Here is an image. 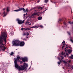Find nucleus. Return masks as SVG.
Listing matches in <instances>:
<instances>
[{
  "instance_id": "a19ab883",
  "label": "nucleus",
  "mask_w": 73,
  "mask_h": 73,
  "mask_svg": "<svg viewBox=\"0 0 73 73\" xmlns=\"http://www.w3.org/2000/svg\"><path fill=\"white\" fill-rule=\"evenodd\" d=\"M60 63H60V62H58V64H60Z\"/></svg>"
},
{
  "instance_id": "37998d69",
  "label": "nucleus",
  "mask_w": 73,
  "mask_h": 73,
  "mask_svg": "<svg viewBox=\"0 0 73 73\" xmlns=\"http://www.w3.org/2000/svg\"><path fill=\"white\" fill-rule=\"evenodd\" d=\"M31 28H34V26L33 27H31Z\"/></svg>"
},
{
  "instance_id": "49530a36",
  "label": "nucleus",
  "mask_w": 73,
  "mask_h": 73,
  "mask_svg": "<svg viewBox=\"0 0 73 73\" xmlns=\"http://www.w3.org/2000/svg\"><path fill=\"white\" fill-rule=\"evenodd\" d=\"M29 25H32V24L30 23V24H29Z\"/></svg>"
},
{
  "instance_id": "7ed1b4c3",
  "label": "nucleus",
  "mask_w": 73,
  "mask_h": 73,
  "mask_svg": "<svg viewBox=\"0 0 73 73\" xmlns=\"http://www.w3.org/2000/svg\"><path fill=\"white\" fill-rule=\"evenodd\" d=\"M28 66V64L24 63L23 66L21 65V67L20 66L19 67L18 69L19 70H24L25 69L27 70Z\"/></svg>"
},
{
  "instance_id": "9b49d317",
  "label": "nucleus",
  "mask_w": 73,
  "mask_h": 73,
  "mask_svg": "<svg viewBox=\"0 0 73 73\" xmlns=\"http://www.w3.org/2000/svg\"><path fill=\"white\" fill-rule=\"evenodd\" d=\"M37 13H34L32 14L31 16H35V15H36Z\"/></svg>"
},
{
  "instance_id": "f03ea898",
  "label": "nucleus",
  "mask_w": 73,
  "mask_h": 73,
  "mask_svg": "<svg viewBox=\"0 0 73 73\" xmlns=\"http://www.w3.org/2000/svg\"><path fill=\"white\" fill-rule=\"evenodd\" d=\"M12 44L13 46H24L25 43L23 41L20 42L19 40H16L12 41Z\"/></svg>"
},
{
  "instance_id": "39448f33",
  "label": "nucleus",
  "mask_w": 73,
  "mask_h": 73,
  "mask_svg": "<svg viewBox=\"0 0 73 73\" xmlns=\"http://www.w3.org/2000/svg\"><path fill=\"white\" fill-rule=\"evenodd\" d=\"M17 21L18 24H19L21 25L23 23H24V20H23V21H22V20L18 19H17Z\"/></svg>"
},
{
  "instance_id": "2eb2a0df",
  "label": "nucleus",
  "mask_w": 73,
  "mask_h": 73,
  "mask_svg": "<svg viewBox=\"0 0 73 73\" xmlns=\"http://www.w3.org/2000/svg\"><path fill=\"white\" fill-rule=\"evenodd\" d=\"M7 12H9V7H7Z\"/></svg>"
},
{
  "instance_id": "bf43d9fd",
  "label": "nucleus",
  "mask_w": 73,
  "mask_h": 73,
  "mask_svg": "<svg viewBox=\"0 0 73 73\" xmlns=\"http://www.w3.org/2000/svg\"><path fill=\"white\" fill-rule=\"evenodd\" d=\"M1 13H0V15H1Z\"/></svg>"
},
{
  "instance_id": "72a5a7b5",
  "label": "nucleus",
  "mask_w": 73,
  "mask_h": 73,
  "mask_svg": "<svg viewBox=\"0 0 73 73\" xmlns=\"http://www.w3.org/2000/svg\"><path fill=\"white\" fill-rule=\"evenodd\" d=\"M24 29H25L24 28H22L21 29V30H22V31H23V30H24Z\"/></svg>"
},
{
  "instance_id": "e433bc0d",
  "label": "nucleus",
  "mask_w": 73,
  "mask_h": 73,
  "mask_svg": "<svg viewBox=\"0 0 73 73\" xmlns=\"http://www.w3.org/2000/svg\"><path fill=\"white\" fill-rule=\"evenodd\" d=\"M29 33H27V36H28V35H29Z\"/></svg>"
},
{
  "instance_id": "9d476101",
  "label": "nucleus",
  "mask_w": 73,
  "mask_h": 73,
  "mask_svg": "<svg viewBox=\"0 0 73 73\" xmlns=\"http://www.w3.org/2000/svg\"><path fill=\"white\" fill-rule=\"evenodd\" d=\"M62 44L63 46H65V45H66V44H65V41L64 40L63 41V42L62 43Z\"/></svg>"
},
{
  "instance_id": "e2e57ef3",
  "label": "nucleus",
  "mask_w": 73,
  "mask_h": 73,
  "mask_svg": "<svg viewBox=\"0 0 73 73\" xmlns=\"http://www.w3.org/2000/svg\"><path fill=\"white\" fill-rule=\"evenodd\" d=\"M70 48H72V47H71Z\"/></svg>"
},
{
  "instance_id": "13d9d810",
  "label": "nucleus",
  "mask_w": 73,
  "mask_h": 73,
  "mask_svg": "<svg viewBox=\"0 0 73 73\" xmlns=\"http://www.w3.org/2000/svg\"><path fill=\"white\" fill-rule=\"evenodd\" d=\"M72 69H73V68H72Z\"/></svg>"
},
{
  "instance_id": "a878e982",
  "label": "nucleus",
  "mask_w": 73,
  "mask_h": 73,
  "mask_svg": "<svg viewBox=\"0 0 73 73\" xmlns=\"http://www.w3.org/2000/svg\"><path fill=\"white\" fill-rule=\"evenodd\" d=\"M68 52H72V50H68Z\"/></svg>"
},
{
  "instance_id": "423d86ee",
  "label": "nucleus",
  "mask_w": 73,
  "mask_h": 73,
  "mask_svg": "<svg viewBox=\"0 0 73 73\" xmlns=\"http://www.w3.org/2000/svg\"><path fill=\"white\" fill-rule=\"evenodd\" d=\"M0 48L1 49L2 52L5 51V49H7V48L4 46H0Z\"/></svg>"
},
{
  "instance_id": "dca6fc26",
  "label": "nucleus",
  "mask_w": 73,
  "mask_h": 73,
  "mask_svg": "<svg viewBox=\"0 0 73 73\" xmlns=\"http://www.w3.org/2000/svg\"><path fill=\"white\" fill-rule=\"evenodd\" d=\"M29 11V10H28V9L27 8L26 9V10H25L24 12H28Z\"/></svg>"
},
{
  "instance_id": "5701e85b",
  "label": "nucleus",
  "mask_w": 73,
  "mask_h": 73,
  "mask_svg": "<svg viewBox=\"0 0 73 73\" xmlns=\"http://www.w3.org/2000/svg\"><path fill=\"white\" fill-rule=\"evenodd\" d=\"M66 48H67V49H68V47H67L66 48H65V52H67Z\"/></svg>"
},
{
  "instance_id": "5fc2aeb1",
  "label": "nucleus",
  "mask_w": 73,
  "mask_h": 73,
  "mask_svg": "<svg viewBox=\"0 0 73 73\" xmlns=\"http://www.w3.org/2000/svg\"><path fill=\"white\" fill-rule=\"evenodd\" d=\"M66 46H68V44H66Z\"/></svg>"
},
{
  "instance_id": "c756f323",
  "label": "nucleus",
  "mask_w": 73,
  "mask_h": 73,
  "mask_svg": "<svg viewBox=\"0 0 73 73\" xmlns=\"http://www.w3.org/2000/svg\"><path fill=\"white\" fill-rule=\"evenodd\" d=\"M28 21H27L26 22V23H25V24H26V25H27V24H28Z\"/></svg>"
},
{
  "instance_id": "ea45409f",
  "label": "nucleus",
  "mask_w": 73,
  "mask_h": 73,
  "mask_svg": "<svg viewBox=\"0 0 73 73\" xmlns=\"http://www.w3.org/2000/svg\"><path fill=\"white\" fill-rule=\"evenodd\" d=\"M70 62H71V60H69L68 61V62L69 63H70Z\"/></svg>"
},
{
  "instance_id": "4d7b16f0",
  "label": "nucleus",
  "mask_w": 73,
  "mask_h": 73,
  "mask_svg": "<svg viewBox=\"0 0 73 73\" xmlns=\"http://www.w3.org/2000/svg\"><path fill=\"white\" fill-rule=\"evenodd\" d=\"M0 51H1V50H0Z\"/></svg>"
},
{
  "instance_id": "a211bd4d",
  "label": "nucleus",
  "mask_w": 73,
  "mask_h": 73,
  "mask_svg": "<svg viewBox=\"0 0 73 73\" xmlns=\"http://www.w3.org/2000/svg\"><path fill=\"white\" fill-rule=\"evenodd\" d=\"M25 30L26 31H29V30H31V29L29 28H27L25 29Z\"/></svg>"
},
{
  "instance_id": "c9c22d12",
  "label": "nucleus",
  "mask_w": 73,
  "mask_h": 73,
  "mask_svg": "<svg viewBox=\"0 0 73 73\" xmlns=\"http://www.w3.org/2000/svg\"><path fill=\"white\" fill-rule=\"evenodd\" d=\"M51 2H52V3H54V4H56V2H52V1H51Z\"/></svg>"
},
{
  "instance_id": "6e6d98bb",
  "label": "nucleus",
  "mask_w": 73,
  "mask_h": 73,
  "mask_svg": "<svg viewBox=\"0 0 73 73\" xmlns=\"http://www.w3.org/2000/svg\"><path fill=\"white\" fill-rule=\"evenodd\" d=\"M27 13H26V15H27Z\"/></svg>"
},
{
  "instance_id": "58836bf2",
  "label": "nucleus",
  "mask_w": 73,
  "mask_h": 73,
  "mask_svg": "<svg viewBox=\"0 0 73 73\" xmlns=\"http://www.w3.org/2000/svg\"><path fill=\"white\" fill-rule=\"evenodd\" d=\"M64 46H62V49H64Z\"/></svg>"
},
{
  "instance_id": "b1692460",
  "label": "nucleus",
  "mask_w": 73,
  "mask_h": 73,
  "mask_svg": "<svg viewBox=\"0 0 73 73\" xmlns=\"http://www.w3.org/2000/svg\"><path fill=\"white\" fill-rule=\"evenodd\" d=\"M14 54V53H13V52H12L10 54L11 55V56H13V54Z\"/></svg>"
},
{
  "instance_id": "412c9836",
  "label": "nucleus",
  "mask_w": 73,
  "mask_h": 73,
  "mask_svg": "<svg viewBox=\"0 0 73 73\" xmlns=\"http://www.w3.org/2000/svg\"><path fill=\"white\" fill-rule=\"evenodd\" d=\"M58 21L59 23H60V22L61 21H62V19H59V20H58Z\"/></svg>"
},
{
  "instance_id": "3c124183",
  "label": "nucleus",
  "mask_w": 73,
  "mask_h": 73,
  "mask_svg": "<svg viewBox=\"0 0 73 73\" xmlns=\"http://www.w3.org/2000/svg\"><path fill=\"white\" fill-rule=\"evenodd\" d=\"M5 8H4L3 9V10H5Z\"/></svg>"
},
{
  "instance_id": "393cba45",
  "label": "nucleus",
  "mask_w": 73,
  "mask_h": 73,
  "mask_svg": "<svg viewBox=\"0 0 73 73\" xmlns=\"http://www.w3.org/2000/svg\"><path fill=\"white\" fill-rule=\"evenodd\" d=\"M48 1H49V0H45V2L46 3L48 2Z\"/></svg>"
},
{
  "instance_id": "603ef678",
  "label": "nucleus",
  "mask_w": 73,
  "mask_h": 73,
  "mask_svg": "<svg viewBox=\"0 0 73 73\" xmlns=\"http://www.w3.org/2000/svg\"><path fill=\"white\" fill-rule=\"evenodd\" d=\"M63 69H65V68H64L63 67Z\"/></svg>"
},
{
  "instance_id": "0e129e2a",
  "label": "nucleus",
  "mask_w": 73,
  "mask_h": 73,
  "mask_svg": "<svg viewBox=\"0 0 73 73\" xmlns=\"http://www.w3.org/2000/svg\"><path fill=\"white\" fill-rule=\"evenodd\" d=\"M66 56H64V57H65Z\"/></svg>"
},
{
  "instance_id": "f257e3e1",
  "label": "nucleus",
  "mask_w": 73,
  "mask_h": 73,
  "mask_svg": "<svg viewBox=\"0 0 73 73\" xmlns=\"http://www.w3.org/2000/svg\"><path fill=\"white\" fill-rule=\"evenodd\" d=\"M7 33L5 32L1 33L0 36V45H5L7 43Z\"/></svg>"
},
{
  "instance_id": "4468645a",
  "label": "nucleus",
  "mask_w": 73,
  "mask_h": 73,
  "mask_svg": "<svg viewBox=\"0 0 73 73\" xmlns=\"http://www.w3.org/2000/svg\"><path fill=\"white\" fill-rule=\"evenodd\" d=\"M38 27H40L41 28H44V27H43L42 25H38Z\"/></svg>"
},
{
  "instance_id": "2f4dec72",
  "label": "nucleus",
  "mask_w": 73,
  "mask_h": 73,
  "mask_svg": "<svg viewBox=\"0 0 73 73\" xmlns=\"http://www.w3.org/2000/svg\"><path fill=\"white\" fill-rule=\"evenodd\" d=\"M22 10H23L24 11H25V9H24V8H22Z\"/></svg>"
},
{
  "instance_id": "20e7f679",
  "label": "nucleus",
  "mask_w": 73,
  "mask_h": 73,
  "mask_svg": "<svg viewBox=\"0 0 73 73\" xmlns=\"http://www.w3.org/2000/svg\"><path fill=\"white\" fill-rule=\"evenodd\" d=\"M14 60H14L15 66L17 69H19L20 66H19V64H17V61L16 58H14Z\"/></svg>"
},
{
  "instance_id": "4c0bfd02",
  "label": "nucleus",
  "mask_w": 73,
  "mask_h": 73,
  "mask_svg": "<svg viewBox=\"0 0 73 73\" xmlns=\"http://www.w3.org/2000/svg\"><path fill=\"white\" fill-rule=\"evenodd\" d=\"M20 62L21 64H23V61H21Z\"/></svg>"
},
{
  "instance_id": "f8f14e48",
  "label": "nucleus",
  "mask_w": 73,
  "mask_h": 73,
  "mask_svg": "<svg viewBox=\"0 0 73 73\" xmlns=\"http://www.w3.org/2000/svg\"><path fill=\"white\" fill-rule=\"evenodd\" d=\"M42 17H39L38 18V20H42Z\"/></svg>"
},
{
  "instance_id": "aec40b11",
  "label": "nucleus",
  "mask_w": 73,
  "mask_h": 73,
  "mask_svg": "<svg viewBox=\"0 0 73 73\" xmlns=\"http://www.w3.org/2000/svg\"><path fill=\"white\" fill-rule=\"evenodd\" d=\"M42 9V7H38V9Z\"/></svg>"
},
{
  "instance_id": "79ce46f5",
  "label": "nucleus",
  "mask_w": 73,
  "mask_h": 73,
  "mask_svg": "<svg viewBox=\"0 0 73 73\" xmlns=\"http://www.w3.org/2000/svg\"><path fill=\"white\" fill-rule=\"evenodd\" d=\"M46 11V10L45 11H44L43 12V13H44V12H45V11Z\"/></svg>"
},
{
  "instance_id": "bb28decb",
  "label": "nucleus",
  "mask_w": 73,
  "mask_h": 73,
  "mask_svg": "<svg viewBox=\"0 0 73 73\" xmlns=\"http://www.w3.org/2000/svg\"><path fill=\"white\" fill-rule=\"evenodd\" d=\"M34 28H38V26H34Z\"/></svg>"
},
{
  "instance_id": "de8ad7c7",
  "label": "nucleus",
  "mask_w": 73,
  "mask_h": 73,
  "mask_svg": "<svg viewBox=\"0 0 73 73\" xmlns=\"http://www.w3.org/2000/svg\"><path fill=\"white\" fill-rule=\"evenodd\" d=\"M29 23H30V22H28V24L29 25Z\"/></svg>"
},
{
  "instance_id": "680f3d73",
  "label": "nucleus",
  "mask_w": 73,
  "mask_h": 73,
  "mask_svg": "<svg viewBox=\"0 0 73 73\" xmlns=\"http://www.w3.org/2000/svg\"><path fill=\"white\" fill-rule=\"evenodd\" d=\"M16 50H17V49L16 48Z\"/></svg>"
},
{
  "instance_id": "6ab92c4d",
  "label": "nucleus",
  "mask_w": 73,
  "mask_h": 73,
  "mask_svg": "<svg viewBox=\"0 0 73 73\" xmlns=\"http://www.w3.org/2000/svg\"><path fill=\"white\" fill-rule=\"evenodd\" d=\"M20 59V56H18L17 58V60H19V59Z\"/></svg>"
},
{
  "instance_id": "09e8293b",
  "label": "nucleus",
  "mask_w": 73,
  "mask_h": 73,
  "mask_svg": "<svg viewBox=\"0 0 73 73\" xmlns=\"http://www.w3.org/2000/svg\"><path fill=\"white\" fill-rule=\"evenodd\" d=\"M36 7H35L34 8V9H36Z\"/></svg>"
},
{
  "instance_id": "ddd939ff",
  "label": "nucleus",
  "mask_w": 73,
  "mask_h": 73,
  "mask_svg": "<svg viewBox=\"0 0 73 73\" xmlns=\"http://www.w3.org/2000/svg\"><path fill=\"white\" fill-rule=\"evenodd\" d=\"M3 13L4 14L3 17H5V16H7V14H6V13H5V11H4Z\"/></svg>"
},
{
  "instance_id": "f704fd0d",
  "label": "nucleus",
  "mask_w": 73,
  "mask_h": 73,
  "mask_svg": "<svg viewBox=\"0 0 73 73\" xmlns=\"http://www.w3.org/2000/svg\"><path fill=\"white\" fill-rule=\"evenodd\" d=\"M60 57H62V60H63V59H64V57H63L62 56H60Z\"/></svg>"
},
{
  "instance_id": "7c9ffc66",
  "label": "nucleus",
  "mask_w": 73,
  "mask_h": 73,
  "mask_svg": "<svg viewBox=\"0 0 73 73\" xmlns=\"http://www.w3.org/2000/svg\"><path fill=\"white\" fill-rule=\"evenodd\" d=\"M66 54H67V57H69V56H68V55H69V54H68V53H66Z\"/></svg>"
},
{
  "instance_id": "052dcab7",
  "label": "nucleus",
  "mask_w": 73,
  "mask_h": 73,
  "mask_svg": "<svg viewBox=\"0 0 73 73\" xmlns=\"http://www.w3.org/2000/svg\"><path fill=\"white\" fill-rule=\"evenodd\" d=\"M27 38H28V37H27Z\"/></svg>"
},
{
  "instance_id": "c85d7f7f",
  "label": "nucleus",
  "mask_w": 73,
  "mask_h": 73,
  "mask_svg": "<svg viewBox=\"0 0 73 73\" xmlns=\"http://www.w3.org/2000/svg\"><path fill=\"white\" fill-rule=\"evenodd\" d=\"M70 41H71V42H72V43H73V40H72V39H70Z\"/></svg>"
},
{
  "instance_id": "864d4df0",
  "label": "nucleus",
  "mask_w": 73,
  "mask_h": 73,
  "mask_svg": "<svg viewBox=\"0 0 73 73\" xmlns=\"http://www.w3.org/2000/svg\"><path fill=\"white\" fill-rule=\"evenodd\" d=\"M68 72H69V71H70L69 70H68Z\"/></svg>"
},
{
  "instance_id": "a18cd8bd",
  "label": "nucleus",
  "mask_w": 73,
  "mask_h": 73,
  "mask_svg": "<svg viewBox=\"0 0 73 73\" xmlns=\"http://www.w3.org/2000/svg\"><path fill=\"white\" fill-rule=\"evenodd\" d=\"M26 15V14H24L23 15H24V16H25Z\"/></svg>"
},
{
  "instance_id": "0eeeda50",
  "label": "nucleus",
  "mask_w": 73,
  "mask_h": 73,
  "mask_svg": "<svg viewBox=\"0 0 73 73\" xmlns=\"http://www.w3.org/2000/svg\"><path fill=\"white\" fill-rule=\"evenodd\" d=\"M28 60V58L27 57H25L24 58H22V60L24 62H25L26 61H27Z\"/></svg>"
},
{
  "instance_id": "6e6552de",
  "label": "nucleus",
  "mask_w": 73,
  "mask_h": 73,
  "mask_svg": "<svg viewBox=\"0 0 73 73\" xmlns=\"http://www.w3.org/2000/svg\"><path fill=\"white\" fill-rule=\"evenodd\" d=\"M22 11V8H19L18 9L15 10H14V12H19V11Z\"/></svg>"
},
{
  "instance_id": "473e14b6",
  "label": "nucleus",
  "mask_w": 73,
  "mask_h": 73,
  "mask_svg": "<svg viewBox=\"0 0 73 73\" xmlns=\"http://www.w3.org/2000/svg\"><path fill=\"white\" fill-rule=\"evenodd\" d=\"M25 35H26V33H24L23 34V36H25Z\"/></svg>"
},
{
  "instance_id": "4be33fe9",
  "label": "nucleus",
  "mask_w": 73,
  "mask_h": 73,
  "mask_svg": "<svg viewBox=\"0 0 73 73\" xmlns=\"http://www.w3.org/2000/svg\"><path fill=\"white\" fill-rule=\"evenodd\" d=\"M64 24V25H66V22L65 21H64V22L63 23Z\"/></svg>"
},
{
  "instance_id": "f3484780",
  "label": "nucleus",
  "mask_w": 73,
  "mask_h": 73,
  "mask_svg": "<svg viewBox=\"0 0 73 73\" xmlns=\"http://www.w3.org/2000/svg\"><path fill=\"white\" fill-rule=\"evenodd\" d=\"M71 56H69V58H71V59H73V55L72 54L71 55Z\"/></svg>"
},
{
  "instance_id": "c03bdc74",
  "label": "nucleus",
  "mask_w": 73,
  "mask_h": 73,
  "mask_svg": "<svg viewBox=\"0 0 73 73\" xmlns=\"http://www.w3.org/2000/svg\"><path fill=\"white\" fill-rule=\"evenodd\" d=\"M68 53H69V54H70V53H71V52H69V51H68Z\"/></svg>"
},
{
  "instance_id": "1a4fd4ad",
  "label": "nucleus",
  "mask_w": 73,
  "mask_h": 73,
  "mask_svg": "<svg viewBox=\"0 0 73 73\" xmlns=\"http://www.w3.org/2000/svg\"><path fill=\"white\" fill-rule=\"evenodd\" d=\"M59 60L60 63H61V62H62V61H63L64 63H65V64H67V62H66L65 60Z\"/></svg>"
},
{
  "instance_id": "cd10ccee",
  "label": "nucleus",
  "mask_w": 73,
  "mask_h": 73,
  "mask_svg": "<svg viewBox=\"0 0 73 73\" xmlns=\"http://www.w3.org/2000/svg\"><path fill=\"white\" fill-rule=\"evenodd\" d=\"M65 54V52H64H64H62V55H64Z\"/></svg>"
},
{
  "instance_id": "8fccbe9b",
  "label": "nucleus",
  "mask_w": 73,
  "mask_h": 73,
  "mask_svg": "<svg viewBox=\"0 0 73 73\" xmlns=\"http://www.w3.org/2000/svg\"><path fill=\"white\" fill-rule=\"evenodd\" d=\"M35 12H37V10H35Z\"/></svg>"
}]
</instances>
